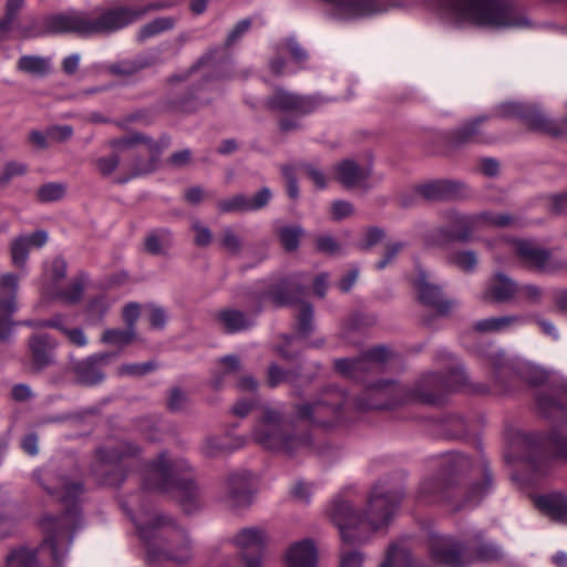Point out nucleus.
Segmentation results:
<instances>
[{"mask_svg":"<svg viewBox=\"0 0 567 567\" xmlns=\"http://www.w3.org/2000/svg\"><path fill=\"white\" fill-rule=\"evenodd\" d=\"M147 150L150 153V157L147 159L136 158L132 163L130 174L123 178H120L118 183H126L131 178L137 177L143 174H148L154 171L155 162L158 157L159 151L157 145L153 143L147 146Z\"/></svg>","mask_w":567,"mask_h":567,"instance_id":"e433bc0d","label":"nucleus"},{"mask_svg":"<svg viewBox=\"0 0 567 567\" xmlns=\"http://www.w3.org/2000/svg\"><path fill=\"white\" fill-rule=\"evenodd\" d=\"M65 192L66 186L63 183H47L38 189L37 197L42 203H50L61 199Z\"/></svg>","mask_w":567,"mask_h":567,"instance_id":"603ef678","label":"nucleus"},{"mask_svg":"<svg viewBox=\"0 0 567 567\" xmlns=\"http://www.w3.org/2000/svg\"><path fill=\"white\" fill-rule=\"evenodd\" d=\"M156 369V364L153 361L143 363H127L118 368V375L128 377H142L153 372Z\"/></svg>","mask_w":567,"mask_h":567,"instance_id":"4d7b16f0","label":"nucleus"},{"mask_svg":"<svg viewBox=\"0 0 567 567\" xmlns=\"http://www.w3.org/2000/svg\"><path fill=\"white\" fill-rule=\"evenodd\" d=\"M59 331L65 336L72 346L82 348L89 343L87 337L81 328H68L62 323Z\"/></svg>","mask_w":567,"mask_h":567,"instance_id":"e2e57ef3","label":"nucleus"},{"mask_svg":"<svg viewBox=\"0 0 567 567\" xmlns=\"http://www.w3.org/2000/svg\"><path fill=\"white\" fill-rule=\"evenodd\" d=\"M217 324L227 333H237L254 326V319L247 313L226 308L215 313Z\"/></svg>","mask_w":567,"mask_h":567,"instance_id":"cd10ccee","label":"nucleus"},{"mask_svg":"<svg viewBox=\"0 0 567 567\" xmlns=\"http://www.w3.org/2000/svg\"><path fill=\"white\" fill-rule=\"evenodd\" d=\"M518 292V286L504 274H496L488 282L483 299L503 303L509 301Z\"/></svg>","mask_w":567,"mask_h":567,"instance_id":"bb28decb","label":"nucleus"},{"mask_svg":"<svg viewBox=\"0 0 567 567\" xmlns=\"http://www.w3.org/2000/svg\"><path fill=\"white\" fill-rule=\"evenodd\" d=\"M334 178L347 189L361 186L370 176V166H360L353 159H343L333 168Z\"/></svg>","mask_w":567,"mask_h":567,"instance_id":"393cba45","label":"nucleus"},{"mask_svg":"<svg viewBox=\"0 0 567 567\" xmlns=\"http://www.w3.org/2000/svg\"><path fill=\"white\" fill-rule=\"evenodd\" d=\"M492 484L491 476L485 475L482 483L470 487L467 492L455 486L453 478L431 477L424 480L419 488V498L424 503L454 502V511L475 506L488 492Z\"/></svg>","mask_w":567,"mask_h":567,"instance_id":"9d476101","label":"nucleus"},{"mask_svg":"<svg viewBox=\"0 0 567 567\" xmlns=\"http://www.w3.org/2000/svg\"><path fill=\"white\" fill-rule=\"evenodd\" d=\"M209 100L210 97L205 94V90L197 89L179 100L175 107L184 112H192L197 110L199 106L207 104Z\"/></svg>","mask_w":567,"mask_h":567,"instance_id":"49530a36","label":"nucleus"},{"mask_svg":"<svg viewBox=\"0 0 567 567\" xmlns=\"http://www.w3.org/2000/svg\"><path fill=\"white\" fill-rule=\"evenodd\" d=\"M363 557L357 550L342 551L339 567H362Z\"/></svg>","mask_w":567,"mask_h":567,"instance_id":"774afa93","label":"nucleus"},{"mask_svg":"<svg viewBox=\"0 0 567 567\" xmlns=\"http://www.w3.org/2000/svg\"><path fill=\"white\" fill-rule=\"evenodd\" d=\"M486 116H478L466 121L449 133V143L454 147H462L470 144H491L495 137L483 131L482 124Z\"/></svg>","mask_w":567,"mask_h":567,"instance_id":"a211bd4d","label":"nucleus"},{"mask_svg":"<svg viewBox=\"0 0 567 567\" xmlns=\"http://www.w3.org/2000/svg\"><path fill=\"white\" fill-rule=\"evenodd\" d=\"M347 403V395L341 390L327 388L312 401L293 406L295 417L316 426H332L341 417V410Z\"/></svg>","mask_w":567,"mask_h":567,"instance_id":"9b49d317","label":"nucleus"},{"mask_svg":"<svg viewBox=\"0 0 567 567\" xmlns=\"http://www.w3.org/2000/svg\"><path fill=\"white\" fill-rule=\"evenodd\" d=\"M136 338L134 328L106 329L101 336V342L120 349L131 344Z\"/></svg>","mask_w":567,"mask_h":567,"instance_id":"a19ab883","label":"nucleus"},{"mask_svg":"<svg viewBox=\"0 0 567 567\" xmlns=\"http://www.w3.org/2000/svg\"><path fill=\"white\" fill-rule=\"evenodd\" d=\"M175 25V19L171 17L157 18L145 25L138 31V40L145 41L152 37H155L164 31L171 30Z\"/></svg>","mask_w":567,"mask_h":567,"instance_id":"37998d69","label":"nucleus"},{"mask_svg":"<svg viewBox=\"0 0 567 567\" xmlns=\"http://www.w3.org/2000/svg\"><path fill=\"white\" fill-rule=\"evenodd\" d=\"M118 165L120 156L117 154L101 156L94 161L96 171L104 177L111 176L117 169Z\"/></svg>","mask_w":567,"mask_h":567,"instance_id":"13d9d810","label":"nucleus"},{"mask_svg":"<svg viewBox=\"0 0 567 567\" xmlns=\"http://www.w3.org/2000/svg\"><path fill=\"white\" fill-rule=\"evenodd\" d=\"M269 537L261 527H247L239 530L234 537L235 545L243 551H260L268 543Z\"/></svg>","mask_w":567,"mask_h":567,"instance_id":"7c9ffc66","label":"nucleus"},{"mask_svg":"<svg viewBox=\"0 0 567 567\" xmlns=\"http://www.w3.org/2000/svg\"><path fill=\"white\" fill-rule=\"evenodd\" d=\"M441 2L460 24L488 29L532 25L524 11L511 0H441Z\"/></svg>","mask_w":567,"mask_h":567,"instance_id":"39448f33","label":"nucleus"},{"mask_svg":"<svg viewBox=\"0 0 567 567\" xmlns=\"http://www.w3.org/2000/svg\"><path fill=\"white\" fill-rule=\"evenodd\" d=\"M420 300L434 308L440 315H447L455 307V302L443 297L441 289L430 282L429 275L420 271L415 281Z\"/></svg>","mask_w":567,"mask_h":567,"instance_id":"412c9836","label":"nucleus"},{"mask_svg":"<svg viewBox=\"0 0 567 567\" xmlns=\"http://www.w3.org/2000/svg\"><path fill=\"white\" fill-rule=\"evenodd\" d=\"M17 68L24 73L42 76L50 71V60L38 55H22Z\"/></svg>","mask_w":567,"mask_h":567,"instance_id":"4c0bfd02","label":"nucleus"},{"mask_svg":"<svg viewBox=\"0 0 567 567\" xmlns=\"http://www.w3.org/2000/svg\"><path fill=\"white\" fill-rule=\"evenodd\" d=\"M536 506L555 520L567 522V496L560 492H554L538 496Z\"/></svg>","mask_w":567,"mask_h":567,"instance_id":"c756f323","label":"nucleus"},{"mask_svg":"<svg viewBox=\"0 0 567 567\" xmlns=\"http://www.w3.org/2000/svg\"><path fill=\"white\" fill-rule=\"evenodd\" d=\"M146 64L136 61H123L110 65V71L117 75H132L145 68Z\"/></svg>","mask_w":567,"mask_h":567,"instance_id":"69168bd1","label":"nucleus"},{"mask_svg":"<svg viewBox=\"0 0 567 567\" xmlns=\"http://www.w3.org/2000/svg\"><path fill=\"white\" fill-rule=\"evenodd\" d=\"M287 567H316L317 551L311 540L292 544L286 553Z\"/></svg>","mask_w":567,"mask_h":567,"instance_id":"c85d7f7f","label":"nucleus"},{"mask_svg":"<svg viewBox=\"0 0 567 567\" xmlns=\"http://www.w3.org/2000/svg\"><path fill=\"white\" fill-rule=\"evenodd\" d=\"M58 342L49 334H32L28 341V349L33 369L40 371L54 362L53 351Z\"/></svg>","mask_w":567,"mask_h":567,"instance_id":"b1692460","label":"nucleus"},{"mask_svg":"<svg viewBox=\"0 0 567 567\" xmlns=\"http://www.w3.org/2000/svg\"><path fill=\"white\" fill-rule=\"evenodd\" d=\"M513 250L522 264L540 272H555L565 266L563 261L554 259L549 250L532 240H515Z\"/></svg>","mask_w":567,"mask_h":567,"instance_id":"4468645a","label":"nucleus"},{"mask_svg":"<svg viewBox=\"0 0 567 567\" xmlns=\"http://www.w3.org/2000/svg\"><path fill=\"white\" fill-rule=\"evenodd\" d=\"M497 116L503 118L517 117L522 120L532 130L544 131L549 134H556L550 120L533 104L504 102L496 109Z\"/></svg>","mask_w":567,"mask_h":567,"instance_id":"2eb2a0df","label":"nucleus"},{"mask_svg":"<svg viewBox=\"0 0 567 567\" xmlns=\"http://www.w3.org/2000/svg\"><path fill=\"white\" fill-rule=\"evenodd\" d=\"M313 309L308 302H302L297 316L298 331L308 336L312 331Z\"/></svg>","mask_w":567,"mask_h":567,"instance_id":"bf43d9fd","label":"nucleus"},{"mask_svg":"<svg viewBox=\"0 0 567 567\" xmlns=\"http://www.w3.org/2000/svg\"><path fill=\"white\" fill-rule=\"evenodd\" d=\"M114 354L110 352L95 353L79 362L73 367L76 381L83 385H96L101 383L105 374L103 367L109 364Z\"/></svg>","mask_w":567,"mask_h":567,"instance_id":"6ab92c4d","label":"nucleus"},{"mask_svg":"<svg viewBox=\"0 0 567 567\" xmlns=\"http://www.w3.org/2000/svg\"><path fill=\"white\" fill-rule=\"evenodd\" d=\"M458 187L460 185L453 182H434L422 187V195L431 200L450 199L455 197Z\"/></svg>","mask_w":567,"mask_h":567,"instance_id":"c9c22d12","label":"nucleus"},{"mask_svg":"<svg viewBox=\"0 0 567 567\" xmlns=\"http://www.w3.org/2000/svg\"><path fill=\"white\" fill-rule=\"evenodd\" d=\"M301 226H282L277 230L280 244L287 251H293L298 248L300 238L303 235Z\"/></svg>","mask_w":567,"mask_h":567,"instance_id":"c03bdc74","label":"nucleus"},{"mask_svg":"<svg viewBox=\"0 0 567 567\" xmlns=\"http://www.w3.org/2000/svg\"><path fill=\"white\" fill-rule=\"evenodd\" d=\"M152 559L185 563L192 557V545L184 529L157 511L133 518Z\"/></svg>","mask_w":567,"mask_h":567,"instance_id":"423d86ee","label":"nucleus"},{"mask_svg":"<svg viewBox=\"0 0 567 567\" xmlns=\"http://www.w3.org/2000/svg\"><path fill=\"white\" fill-rule=\"evenodd\" d=\"M404 248V244L402 241L390 243L385 246L384 256L381 260L375 264V268L379 270L384 269L388 265H390L399 252Z\"/></svg>","mask_w":567,"mask_h":567,"instance_id":"0e129e2a","label":"nucleus"},{"mask_svg":"<svg viewBox=\"0 0 567 567\" xmlns=\"http://www.w3.org/2000/svg\"><path fill=\"white\" fill-rule=\"evenodd\" d=\"M28 167L20 162H8L0 173V187H6L14 177L27 173Z\"/></svg>","mask_w":567,"mask_h":567,"instance_id":"5fc2aeb1","label":"nucleus"},{"mask_svg":"<svg viewBox=\"0 0 567 567\" xmlns=\"http://www.w3.org/2000/svg\"><path fill=\"white\" fill-rule=\"evenodd\" d=\"M190 228L194 233V244L198 247H207L213 240L210 229L205 226L199 219H192Z\"/></svg>","mask_w":567,"mask_h":567,"instance_id":"6e6d98bb","label":"nucleus"},{"mask_svg":"<svg viewBox=\"0 0 567 567\" xmlns=\"http://www.w3.org/2000/svg\"><path fill=\"white\" fill-rule=\"evenodd\" d=\"M272 193L268 187L261 188L256 195L248 197L249 212L259 210L268 205Z\"/></svg>","mask_w":567,"mask_h":567,"instance_id":"338daca9","label":"nucleus"},{"mask_svg":"<svg viewBox=\"0 0 567 567\" xmlns=\"http://www.w3.org/2000/svg\"><path fill=\"white\" fill-rule=\"evenodd\" d=\"M400 564L412 567L410 551L399 545H391L380 567H398Z\"/></svg>","mask_w":567,"mask_h":567,"instance_id":"09e8293b","label":"nucleus"},{"mask_svg":"<svg viewBox=\"0 0 567 567\" xmlns=\"http://www.w3.org/2000/svg\"><path fill=\"white\" fill-rule=\"evenodd\" d=\"M146 142H147V138L144 135H142L140 133H134L130 136H124L121 138H115V140L110 141V146L113 147L114 150L122 151V150H130V148L134 147L136 144L146 143Z\"/></svg>","mask_w":567,"mask_h":567,"instance_id":"680f3d73","label":"nucleus"},{"mask_svg":"<svg viewBox=\"0 0 567 567\" xmlns=\"http://www.w3.org/2000/svg\"><path fill=\"white\" fill-rule=\"evenodd\" d=\"M48 238V233L44 230H37L32 234L20 235L13 238L10 244L12 264L16 267L23 268L27 264L30 249L43 247Z\"/></svg>","mask_w":567,"mask_h":567,"instance_id":"5701e85b","label":"nucleus"},{"mask_svg":"<svg viewBox=\"0 0 567 567\" xmlns=\"http://www.w3.org/2000/svg\"><path fill=\"white\" fill-rule=\"evenodd\" d=\"M45 477L43 487L49 494L56 496L65 506L63 515L43 516L40 525L44 533V546L49 547L55 561H60L69 551L72 536L79 524L78 502L83 494V485L79 480L59 476L52 482Z\"/></svg>","mask_w":567,"mask_h":567,"instance_id":"20e7f679","label":"nucleus"},{"mask_svg":"<svg viewBox=\"0 0 567 567\" xmlns=\"http://www.w3.org/2000/svg\"><path fill=\"white\" fill-rule=\"evenodd\" d=\"M190 470L185 460H171L165 453L150 465L145 486L162 493H175L184 511L193 512L199 507L202 492L193 478L187 474Z\"/></svg>","mask_w":567,"mask_h":567,"instance_id":"0eeeda50","label":"nucleus"},{"mask_svg":"<svg viewBox=\"0 0 567 567\" xmlns=\"http://www.w3.org/2000/svg\"><path fill=\"white\" fill-rule=\"evenodd\" d=\"M402 498L403 494L398 491L388 492L381 486H375L368 498V507L363 515L357 513L352 504L341 497L331 502L328 515L339 528L344 543H362L361 529L367 526L377 532L388 526Z\"/></svg>","mask_w":567,"mask_h":567,"instance_id":"f03ea898","label":"nucleus"},{"mask_svg":"<svg viewBox=\"0 0 567 567\" xmlns=\"http://www.w3.org/2000/svg\"><path fill=\"white\" fill-rule=\"evenodd\" d=\"M334 14L340 19H364L386 10L379 0H338L333 8Z\"/></svg>","mask_w":567,"mask_h":567,"instance_id":"aec40b11","label":"nucleus"},{"mask_svg":"<svg viewBox=\"0 0 567 567\" xmlns=\"http://www.w3.org/2000/svg\"><path fill=\"white\" fill-rule=\"evenodd\" d=\"M84 287V277H79L74 279L65 289L59 290L55 293L50 292L49 290L45 292L68 305H74L81 300Z\"/></svg>","mask_w":567,"mask_h":567,"instance_id":"79ce46f5","label":"nucleus"},{"mask_svg":"<svg viewBox=\"0 0 567 567\" xmlns=\"http://www.w3.org/2000/svg\"><path fill=\"white\" fill-rule=\"evenodd\" d=\"M427 547L432 560L436 564L460 567L468 561L464 546L454 537L431 534Z\"/></svg>","mask_w":567,"mask_h":567,"instance_id":"f3484780","label":"nucleus"},{"mask_svg":"<svg viewBox=\"0 0 567 567\" xmlns=\"http://www.w3.org/2000/svg\"><path fill=\"white\" fill-rule=\"evenodd\" d=\"M246 442L245 436H236L229 433L213 435L205 440L203 452L208 457H217L244 447Z\"/></svg>","mask_w":567,"mask_h":567,"instance_id":"a878e982","label":"nucleus"},{"mask_svg":"<svg viewBox=\"0 0 567 567\" xmlns=\"http://www.w3.org/2000/svg\"><path fill=\"white\" fill-rule=\"evenodd\" d=\"M144 245L151 255H165L172 245V234L168 229L154 230L146 236Z\"/></svg>","mask_w":567,"mask_h":567,"instance_id":"f704fd0d","label":"nucleus"},{"mask_svg":"<svg viewBox=\"0 0 567 567\" xmlns=\"http://www.w3.org/2000/svg\"><path fill=\"white\" fill-rule=\"evenodd\" d=\"M24 6V0H7L4 16L0 19V39H6L13 30L18 14Z\"/></svg>","mask_w":567,"mask_h":567,"instance_id":"ea45409f","label":"nucleus"},{"mask_svg":"<svg viewBox=\"0 0 567 567\" xmlns=\"http://www.w3.org/2000/svg\"><path fill=\"white\" fill-rule=\"evenodd\" d=\"M6 567H38L35 551L29 548L13 550L7 558Z\"/></svg>","mask_w":567,"mask_h":567,"instance_id":"a18cd8bd","label":"nucleus"},{"mask_svg":"<svg viewBox=\"0 0 567 567\" xmlns=\"http://www.w3.org/2000/svg\"><path fill=\"white\" fill-rule=\"evenodd\" d=\"M220 245L231 254H238L243 246L240 237L230 227L224 228Z\"/></svg>","mask_w":567,"mask_h":567,"instance_id":"052dcab7","label":"nucleus"},{"mask_svg":"<svg viewBox=\"0 0 567 567\" xmlns=\"http://www.w3.org/2000/svg\"><path fill=\"white\" fill-rule=\"evenodd\" d=\"M389 354L386 348L378 347L355 359H338L334 361V368L343 377L360 379L367 372L379 370Z\"/></svg>","mask_w":567,"mask_h":567,"instance_id":"dca6fc26","label":"nucleus"},{"mask_svg":"<svg viewBox=\"0 0 567 567\" xmlns=\"http://www.w3.org/2000/svg\"><path fill=\"white\" fill-rule=\"evenodd\" d=\"M447 220L449 227H439L426 233L424 236V245L426 247H444L452 241L467 243L478 231L518 225L516 217L506 213L493 212H482L473 215L450 212Z\"/></svg>","mask_w":567,"mask_h":567,"instance_id":"6e6552de","label":"nucleus"},{"mask_svg":"<svg viewBox=\"0 0 567 567\" xmlns=\"http://www.w3.org/2000/svg\"><path fill=\"white\" fill-rule=\"evenodd\" d=\"M548 457L545 460L546 465L556 462L567 461V436L561 434H553L546 441Z\"/></svg>","mask_w":567,"mask_h":567,"instance_id":"58836bf2","label":"nucleus"},{"mask_svg":"<svg viewBox=\"0 0 567 567\" xmlns=\"http://www.w3.org/2000/svg\"><path fill=\"white\" fill-rule=\"evenodd\" d=\"M328 102H330V99L321 94L299 95L284 89H277L267 100V105L275 111L307 115Z\"/></svg>","mask_w":567,"mask_h":567,"instance_id":"ddd939ff","label":"nucleus"},{"mask_svg":"<svg viewBox=\"0 0 567 567\" xmlns=\"http://www.w3.org/2000/svg\"><path fill=\"white\" fill-rule=\"evenodd\" d=\"M19 278L12 274H6L0 279V288L10 293V298L4 301H0V307L6 311H13L16 309L14 295L18 289Z\"/></svg>","mask_w":567,"mask_h":567,"instance_id":"8fccbe9b","label":"nucleus"},{"mask_svg":"<svg viewBox=\"0 0 567 567\" xmlns=\"http://www.w3.org/2000/svg\"><path fill=\"white\" fill-rule=\"evenodd\" d=\"M189 404L188 394L181 388L174 386L168 391L166 405L171 412H183Z\"/></svg>","mask_w":567,"mask_h":567,"instance_id":"864d4df0","label":"nucleus"},{"mask_svg":"<svg viewBox=\"0 0 567 567\" xmlns=\"http://www.w3.org/2000/svg\"><path fill=\"white\" fill-rule=\"evenodd\" d=\"M449 260L465 272H472L477 266V256L473 250L455 251L449 257Z\"/></svg>","mask_w":567,"mask_h":567,"instance_id":"3c124183","label":"nucleus"},{"mask_svg":"<svg viewBox=\"0 0 567 567\" xmlns=\"http://www.w3.org/2000/svg\"><path fill=\"white\" fill-rule=\"evenodd\" d=\"M146 11L127 7L101 9L92 13L73 11L48 16L41 20L34 19L24 25H18L17 29L22 39L60 33L87 37L115 32L143 17Z\"/></svg>","mask_w":567,"mask_h":567,"instance_id":"f257e3e1","label":"nucleus"},{"mask_svg":"<svg viewBox=\"0 0 567 567\" xmlns=\"http://www.w3.org/2000/svg\"><path fill=\"white\" fill-rule=\"evenodd\" d=\"M522 322L523 318L519 316L492 317L476 321L473 329L481 333L502 332Z\"/></svg>","mask_w":567,"mask_h":567,"instance_id":"2f4dec72","label":"nucleus"},{"mask_svg":"<svg viewBox=\"0 0 567 567\" xmlns=\"http://www.w3.org/2000/svg\"><path fill=\"white\" fill-rule=\"evenodd\" d=\"M137 447L127 442H120L115 446L103 447L97 451V463L94 472L107 485H118L124 480L118 463L126 456L137 453Z\"/></svg>","mask_w":567,"mask_h":567,"instance_id":"f8f14e48","label":"nucleus"},{"mask_svg":"<svg viewBox=\"0 0 567 567\" xmlns=\"http://www.w3.org/2000/svg\"><path fill=\"white\" fill-rule=\"evenodd\" d=\"M467 378L463 368L455 363L447 375L442 379L432 373L425 377L414 391L396 383L381 382L369 386L357 401L361 410L391 409L415 398L429 404L440 403L445 391H455L466 384Z\"/></svg>","mask_w":567,"mask_h":567,"instance_id":"7ed1b4c3","label":"nucleus"},{"mask_svg":"<svg viewBox=\"0 0 567 567\" xmlns=\"http://www.w3.org/2000/svg\"><path fill=\"white\" fill-rule=\"evenodd\" d=\"M305 295V288L290 282H282L279 287L268 292V297L277 306H286L298 302L300 297Z\"/></svg>","mask_w":567,"mask_h":567,"instance_id":"473e14b6","label":"nucleus"},{"mask_svg":"<svg viewBox=\"0 0 567 567\" xmlns=\"http://www.w3.org/2000/svg\"><path fill=\"white\" fill-rule=\"evenodd\" d=\"M217 208L223 214L249 212L248 196L236 194L229 198L221 199L217 203Z\"/></svg>","mask_w":567,"mask_h":567,"instance_id":"de8ad7c7","label":"nucleus"},{"mask_svg":"<svg viewBox=\"0 0 567 567\" xmlns=\"http://www.w3.org/2000/svg\"><path fill=\"white\" fill-rule=\"evenodd\" d=\"M252 492L249 477L246 473L229 474L225 482V503L233 508L245 507L250 504Z\"/></svg>","mask_w":567,"mask_h":567,"instance_id":"4be33fe9","label":"nucleus"},{"mask_svg":"<svg viewBox=\"0 0 567 567\" xmlns=\"http://www.w3.org/2000/svg\"><path fill=\"white\" fill-rule=\"evenodd\" d=\"M251 440L264 450L292 455L311 445L308 433L297 434L285 421L282 412L265 406L250 433Z\"/></svg>","mask_w":567,"mask_h":567,"instance_id":"1a4fd4ad","label":"nucleus"},{"mask_svg":"<svg viewBox=\"0 0 567 567\" xmlns=\"http://www.w3.org/2000/svg\"><path fill=\"white\" fill-rule=\"evenodd\" d=\"M502 557L503 551L499 546L491 542L481 540L474 546L472 553H466V559L470 560L466 565L474 561L492 563L501 559Z\"/></svg>","mask_w":567,"mask_h":567,"instance_id":"72a5a7b5","label":"nucleus"}]
</instances>
